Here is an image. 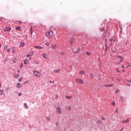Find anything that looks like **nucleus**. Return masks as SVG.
I'll return each mask as SVG.
<instances>
[{
    "mask_svg": "<svg viewBox=\"0 0 131 131\" xmlns=\"http://www.w3.org/2000/svg\"><path fill=\"white\" fill-rule=\"evenodd\" d=\"M31 34H32V28H31Z\"/></svg>",
    "mask_w": 131,
    "mask_h": 131,
    "instance_id": "41",
    "label": "nucleus"
},
{
    "mask_svg": "<svg viewBox=\"0 0 131 131\" xmlns=\"http://www.w3.org/2000/svg\"><path fill=\"white\" fill-rule=\"evenodd\" d=\"M55 112L57 114H62V109L60 107H56Z\"/></svg>",
    "mask_w": 131,
    "mask_h": 131,
    "instance_id": "4",
    "label": "nucleus"
},
{
    "mask_svg": "<svg viewBox=\"0 0 131 131\" xmlns=\"http://www.w3.org/2000/svg\"><path fill=\"white\" fill-rule=\"evenodd\" d=\"M3 93H4V91L0 90V96H2V95H3Z\"/></svg>",
    "mask_w": 131,
    "mask_h": 131,
    "instance_id": "24",
    "label": "nucleus"
},
{
    "mask_svg": "<svg viewBox=\"0 0 131 131\" xmlns=\"http://www.w3.org/2000/svg\"><path fill=\"white\" fill-rule=\"evenodd\" d=\"M121 122H122V123H127V122H129V119L127 118L126 120H122Z\"/></svg>",
    "mask_w": 131,
    "mask_h": 131,
    "instance_id": "8",
    "label": "nucleus"
},
{
    "mask_svg": "<svg viewBox=\"0 0 131 131\" xmlns=\"http://www.w3.org/2000/svg\"><path fill=\"white\" fill-rule=\"evenodd\" d=\"M12 54H14V53H15V48L13 47L12 48Z\"/></svg>",
    "mask_w": 131,
    "mask_h": 131,
    "instance_id": "22",
    "label": "nucleus"
},
{
    "mask_svg": "<svg viewBox=\"0 0 131 131\" xmlns=\"http://www.w3.org/2000/svg\"><path fill=\"white\" fill-rule=\"evenodd\" d=\"M33 74L34 76H36V77H40V76H41V73L37 70H34Z\"/></svg>",
    "mask_w": 131,
    "mask_h": 131,
    "instance_id": "3",
    "label": "nucleus"
},
{
    "mask_svg": "<svg viewBox=\"0 0 131 131\" xmlns=\"http://www.w3.org/2000/svg\"><path fill=\"white\" fill-rule=\"evenodd\" d=\"M18 81L19 82H21V81H22V78H19L18 79Z\"/></svg>",
    "mask_w": 131,
    "mask_h": 131,
    "instance_id": "33",
    "label": "nucleus"
},
{
    "mask_svg": "<svg viewBox=\"0 0 131 131\" xmlns=\"http://www.w3.org/2000/svg\"><path fill=\"white\" fill-rule=\"evenodd\" d=\"M2 86V85L1 84V83H0V89H1V87Z\"/></svg>",
    "mask_w": 131,
    "mask_h": 131,
    "instance_id": "53",
    "label": "nucleus"
},
{
    "mask_svg": "<svg viewBox=\"0 0 131 131\" xmlns=\"http://www.w3.org/2000/svg\"><path fill=\"white\" fill-rule=\"evenodd\" d=\"M20 47H22L23 48L24 47H25V43H24V42H21L20 43Z\"/></svg>",
    "mask_w": 131,
    "mask_h": 131,
    "instance_id": "14",
    "label": "nucleus"
},
{
    "mask_svg": "<svg viewBox=\"0 0 131 131\" xmlns=\"http://www.w3.org/2000/svg\"><path fill=\"white\" fill-rule=\"evenodd\" d=\"M46 46H47V47H49V46H50V42H47L46 43Z\"/></svg>",
    "mask_w": 131,
    "mask_h": 131,
    "instance_id": "32",
    "label": "nucleus"
},
{
    "mask_svg": "<svg viewBox=\"0 0 131 131\" xmlns=\"http://www.w3.org/2000/svg\"><path fill=\"white\" fill-rule=\"evenodd\" d=\"M16 30H20L21 29V27L20 26H18L16 28Z\"/></svg>",
    "mask_w": 131,
    "mask_h": 131,
    "instance_id": "25",
    "label": "nucleus"
},
{
    "mask_svg": "<svg viewBox=\"0 0 131 131\" xmlns=\"http://www.w3.org/2000/svg\"><path fill=\"white\" fill-rule=\"evenodd\" d=\"M84 73V71H80L79 72V74H83Z\"/></svg>",
    "mask_w": 131,
    "mask_h": 131,
    "instance_id": "23",
    "label": "nucleus"
},
{
    "mask_svg": "<svg viewBox=\"0 0 131 131\" xmlns=\"http://www.w3.org/2000/svg\"><path fill=\"white\" fill-rule=\"evenodd\" d=\"M34 48L35 49H38V50H40V49H43V47H40V46H34Z\"/></svg>",
    "mask_w": 131,
    "mask_h": 131,
    "instance_id": "11",
    "label": "nucleus"
},
{
    "mask_svg": "<svg viewBox=\"0 0 131 131\" xmlns=\"http://www.w3.org/2000/svg\"><path fill=\"white\" fill-rule=\"evenodd\" d=\"M16 88L17 89H20V88H22V84H21V83H17L16 84Z\"/></svg>",
    "mask_w": 131,
    "mask_h": 131,
    "instance_id": "10",
    "label": "nucleus"
},
{
    "mask_svg": "<svg viewBox=\"0 0 131 131\" xmlns=\"http://www.w3.org/2000/svg\"><path fill=\"white\" fill-rule=\"evenodd\" d=\"M17 73H20V70H17Z\"/></svg>",
    "mask_w": 131,
    "mask_h": 131,
    "instance_id": "43",
    "label": "nucleus"
},
{
    "mask_svg": "<svg viewBox=\"0 0 131 131\" xmlns=\"http://www.w3.org/2000/svg\"><path fill=\"white\" fill-rule=\"evenodd\" d=\"M123 58L121 57V56H118L115 59V64L118 65V64H120V63L122 61Z\"/></svg>",
    "mask_w": 131,
    "mask_h": 131,
    "instance_id": "1",
    "label": "nucleus"
},
{
    "mask_svg": "<svg viewBox=\"0 0 131 131\" xmlns=\"http://www.w3.org/2000/svg\"><path fill=\"white\" fill-rule=\"evenodd\" d=\"M104 30H105V29L104 28H102L101 29V31L103 32L104 31Z\"/></svg>",
    "mask_w": 131,
    "mask_h": 131,
    "instance_id": "36",
    "label": "nucleus"
},
{
    "mask_svg": "<svg viewBox=\"0 0 131 131\" xmlns=\"http://www.w3.org/2000/svg\"><path fill=\"white\" fill-rule=\"evenodd\" d=\"M0 48H2V44H0Z\"/></svg>",
    "mask_w": 131,
    "mask_h": 131,
    "instance_id": "48",
    "label": "nucleus"
},
{
    "mask_svg": "<svg viewBox=\"0 0 131 131\" xmlns=\"http://www.w3.org/2000/svg\"><path fill=\"white\" fill-rule=\"evenodd\" d=\"M33 51L32 52L30 53L29 54L27 55V57H32V56H33Z\"/></svg>",
    "mask_w": 131,
    "mask_h": 131,
    "instance_id": "12",
    "label": "nucleus"
},
{
    "mask_svg": "<svg viewBox=\"0 0 131 131\" xmlns=\"http://www.w3.org/2000/svg\"><path fill=\"white\" fill-rule=\"evenodd\" d=\"M91 77H93V75L91 74Z\"/></svg>",
    "mask_w": 131,
    "mask_h": 131,
    "instance_id": "51",
    "label": "nucleus"
},
{
    "mask_svg": "<svg viewBox=\"0 0 131 131\" xmlns=\"http://www.w3.org/2000/svg\"><path fill=\"white\" fill-rule=\"evenodd\" d=\"M104 86H113V84H107L104 85Z\"/></svg>",
    "mask_w": 131,
    "mask_h": 131,
    "instance_id": "27",
    "label": "nucleus"
},
{
    "mask_svg": "<svg viewBox=\"0 0 131 131\" xmlns=\"http://www.w3.org/2000/svg\"><path fill=\"white\" fill-rule=\"evenodd\" d=\"M59 72H60V70H55L54 71L55 73H59Z\"/></svg>",
    "mask_w": 131,
    "mask_h": 131,
    "instance_id": "19",
    "label": "nucleus"
},
{
    "mask_svg": "<svg viewBox=\"0 0 131 131\" xmlns=\"http://www.w3.org/2000/svg\"><path fill=\"white\" fill-rule=\"evenodd\" d=\"M58 125V122L56 123V125Z\"/></svg>",
    "mask_w": 131,
    "mask_h": 131,
    "instance_id": "50",
    "label": "nucleus"
},
{
    "mask_svg": "<svg viewBox=\"0 0 131 131\" xmlns=\"http://www.w3.org/2000/svg\"><path fill=\"white\" fill-rule=\"evenodd\" d=\"M67 109V110H71V106L70 105L68 106Z\"/></svg>",
    "mask_w": 131,
    "mask_h": 131,
    "instance_id": "20",
    "label": "nucleus"
},
{
    "mask_svg": "<svg viewBox=\"0 0 131 131\" xmlns=\"http://www.w3.org/2000/svg\"><path fill=\"white\" fill-rule=\"evenodd\" d=\"M24 107L26 108V109H27V108H28V106H27V103L24 104Z\"/></svg>",
    "mask_w": 131,
    "mask_h": 131,
    "instance_id": "26",
    "label": "nucleus"
},
{
    "mask_svg": "<svg viewBox=\"0 0 131 131\" xmlns=\"http://www.w3.org/2000/svg\"><path fill=\"white\" fill-rule=\"evenodd\" d=\"M80 51L79 48H77V50L75 52V54H77Z\"/></svg>",
    "mask_w": 131,
    "mask_h": 131,
    "instance_id": "18",
    "label": "nucleus"
},
{
    "mask_svg": "<svg viewBox=\"0 0 131 131\" xmlns=\"http://www.w3.org/2000/svg\"><path fill=\"white\" fill-rule=\"evenodd\" d=\"M116 113H117V111H116Z\"/></svg>",
    "mask_w": 131,
    "mask_h": 131,
    "instance_id": "54",
    "label": "nucleus"
},
{
    "mask_svg": "<svg viewBox=\"0 0 131 131\" xmlns=\"http://www.w3.org/2000/svg\"><path fill=\"white\" fill-rule=\"evenodd\" d=\"M28 82H27V81H25L24 82V84H25V83H27Z\"/></svg>",
    "mask_w": 131,
    "mask_h": 131,
    "instance_id": "44",
    "label": "nucleus"
},
{
    "mask_svg": "<svg viewBox=\"0 0 131 131\" xmlns=\"http://www.w3.org/2000/svg\"><path fill=\"white\" fill-rule=\"evenodd\" d=\"M50 83H52V84H54V83H55V82L54 81H50Z\"/></svg>",
    "mask_w": 131,
    "mask_h": 131,
    "instance_id": "35",
    "label": "nucleus"
},
{
    "mask_svg": "<svg viewBox=\"0 0 131 131\" xmlns=\"http://www.w3.org/2000/svg\"><path fill=\"white\" fill-rule=\"evenodd\" d=\"M66 99H68V100H70V99H71V96H66Z\"/></svg>",
    "mask_w": 131,
    "mask_h": 131,
    "instance_id": "21",
    "label": "nucleus"
},
{
    "mask_svg": "<svg viewBox=\"0 0 131 131\" xmlns=\"http://www.w3.org/2000/svg\"><path fill=\"white\" fill-rule=\"evenodd\" d=\"M46 119L48 121H50L51 120V119L49 117H47L46 118Z\"/></svg>",
    "mask_w": 131,
    "mask_h": 131,
    "instance_id": "34",
    "label": "nucleus"
},
{
    "mask_svg": "<svg viewBox=\"0 0 131 131\" xmlns=\"http://www.w3.org/2000/svg\"><path fill=\"white\" fill-rule=\"evenodd\" d=\"M28 63H29V60L28 59H25L24 60V64H25L26 65H27Z\"/></svg>",
    "mask_w": 131,
    "mask_h": 131,
    "instance_id": "13",
    "label": "nucleus"
},
{
    "mask_svg": "<svg viewBox=\"0 0 131 131\" xmlns=\"http://www.w3.org/2000/svg\"><path fill=\"white\" fill-rule=\"evenodd\" d=\"M2 20H4V17H0V21H2Z\"/></svg>",
    "mask_w": 131,
    "mask_h": 131,
    "instance_id": "38",
    "label": "nucleus"
},
{
    "mask_svg": "<svg viewBox=\"0 0 131 131\" xmlns=\"http://www.w3.org/2000/svg\"><path fill=\"white\" fill-rule=\"evenodd\" d=\"M23 67V64L21 63L20 66L19 67V68H22Z\"/></svg>",
    "mask_w": 131,
    "mask_h": 131,
    "instance_id": "39",
    "label": "nucleus"
},
{
    "mask_svg": "<svg viewBox=\"0 0 131 131\" xmlns=\"http://www.w3.org/2000/svg\"><path fill=\"white\" fill-rule=\"evenodd\" d=\"M86 54L88 56H90V55H91V52H86Z\"/></svg>",
    "mask_w": 131,
    "mask_h": 131,
    "instance_id": "28",
    "label": "nucleus"
},
{
    "mask_svg": "<svg viewBox=\"0 0 131 131\" xmlns=\"http://www.w3.org/2000/svg\"><path fill=\"white\" fill-rule=\"evenodd\" d=\"M4 51H7L8 53L11 51V49H8V46H5L3 48Z\"/></svg>",
    "mask_w": 131,
    "mask_h": 131,
    "instance_id": "6",
    "label": "nucleus"
},
{
    "mask_svg": "<svg viewBox=\"0 0 131 131\" xmlns=\"http://www.w3.org/2000/svg\"><path fill=\"white\" fill-rule=\"evenodd\" d=\"M111 41H115V39H114V38H112L111 39H110Z\"/></svg>",
    "mask_w": 131,
    "mask_h": 131,
    "instance_id": "30",
    "label": "nucleus"
},
{
    "mask_svg": "<svg viewBox=\"0 0 131 131\" xmlns=\"http://www.w3.org/2000/svg\"><path fill=\"white\" fill-rule=\"evenodd\" d=\"M57 48V45L55 44L51 45V49H52L53 50H55V49Z\"/></svg>",
    "mask_w": 131,
    "mask_h": 131,
    "instance_id": "9",
    "label": "nucleus"
},
{
    "mask_svg": "<svg viewBox=\"0 0 131 131\" xmlns=\"http://www.w3.org/2000/svg\"><path fill=\"white\" fill-rule=\"evenodd\" d=\"M61 54L63 56V55H65V53L64 52H62L61 53Z\"/></svg>",
    "mask_w": 131,
    "mask_h": 131,
    "instance_id": "40",
    "label": "nucleus"
},
{
    "mask_svg": "<svg viewBox=\"0 0 131 131\" xmlns=\"http://www.w3.org/2000/svg\"><path fill=\"white\" fill-rule=\"evenodd\" d=\"M54 35V32L52 30H50L49 31H48L46 33V35L47 37H53V35Z\"/></svg>",
    "mask_w": 131,
    "mask_h": 131,
    "instance_id": "2",
    "label": "nucleus"
},
{
    "mask_svg": "<svg viewBox=\"0 0 131 131\" xmlns=\"http://www.w3.org/2000/svg\"><path fill=\"white\" fill-rule=\"evenodd\" d=\"M12 29L11 27H7L6 28V31H10Z\"/></svg>",
    "mask_w": 131,
    "mask_h": 131,
    "instance_id": "16",
    "label": "nucleus"
},
{
    "mask_svg": "<svg viewBox=\"0 0 131 131\" xmlns=\"http://www.w3.org/2000/svg\"><path fill=\"white\" fill-rule=\"evenodd\" d=\"M73 42H74V39H72L70 41V43L71 45H72V43H73Z\"/></svg>",
    "mask_w": 131,
    "mask_h": 131,
    "instance_id": "17",
    "label": "nucleus"
},
{
    "mask_svg": "<svg viewBox=\"0 0 131 131\" xmlns=\"http://www.w3.org/2000/svg\"><path fill=\"white\" fill-rule=\"evenodd\" d=\"M42 57L43 58H45V59H47V58L49 57V55H48V54H46V53H43L42 54Z\"/></svg>",
    "mask_w": 131,
    "mask_h": 131,
    "instance_id": "7",
    "label": "nucleus"
},
{
    "mask_svg": "<svg viewBox=\"0 0 131 131\" xmlns=\"http://www.w3.org/2000/svg\"><path fill=\"white\" fill-rule=\"evenodd\" d=\"M102 119H103V120H105V119H104V118H102Z\"/></svg>",
    "mask_w": 131,
    "mask_h": 131,
    "instance_id": "52",
    "label": "nucleus"
},
{
    "mask_svg": "<svg viewBox=\"0 0 131 131\" xmlns=\"http://www.w3.org/2000/svg\"><path fill=\"white\" fill-rule=\"evenodd\" d=\"M105 41H107V40H105Z\"/></svg>",
    "mask_w": 131,
    "mask_h": 131,
    "instance_id": "55",
    "label": "nucleus"
},
{
    "mask_svg": "<svg viewBox=\"0 0 131 131\" xmlns=\"http://www.w3.org/2000/svg\"><path fill=\"white\" fill-rule=\"evenodd\" d=\"M119 68H118L117 69V71L118 72H120V71L119 70Z\"/></svg>",
    "mask_w": 131,
    "mask_h": 131,
    "instance_id": "42",
    "label": "nucleus"
},
{
    "mask_svg": "<svg viewBox=\"0 0 131 131\" xmlns=\"http://www.w3.org/2000/svg\"><path fill=\"white\" fill-rule=\"evenodd\" d=\"M112 105L113 106H115V102H112Z\"/></svg>",
    "mask_w": 131,
    "mask_h": 131,
    "instance_id": "37",
    "label": "nucleus"
},
{
    "mask_svg": "<svg viewBox=\"0 0 131 131\" xmlns=\"http://www.w3.org/2000/svg\"><path fill=\"white\" fill-rule=\"evenodd\" d=\"M128 43H129V40H127V41H126L125 46H127V44H128Z\"/></svg>",
    "mask_w": 131,
    "mask_h": 131,
    "instance_id": "31",
    "label": "nucleus"
},
{
    "mask_svg": "<svg viewBox=\"0 0 131 131\" xmlns=\"http://www.w3.org/2000/svg\"><path fill=\"white\" fill-rule=\"evenodd\" d=\"M17 61V59L16 58H14L13 59V63H16V61Z\"/></svg>",
    "mask_w": 131,
    "mask_h": 131,
    "instance_id": "29",
    "label": "nucleus"
},
{
    "mask_svg": "<svg viewBox=\"0 0 131 131\" xmlns=\"http://www.w3.org/2000/svg\"><path fill=\"white\" fill-rule=\"evenodd\" d=\"M15 78H18V77H19V76H20V75H19L18 74H15L14 75Z\"/></svg>",
    "mask_w": 131,
    "mask_h": 131,
    "instance_id": "15",
    "label": "nucleus"
},
{
    "mask_svg": "<svg viewBox=\"0 0 131 131\" xmlns=\"http://www.w3.org/2000/svg\"><path fill=\"white\" fill-rule=\"evenodd\" d=\"M75 82L77 83H80V84H82V83H83V80L79 78H76L75 79Z\"/></svg>",
    "mask_w": 131,
    "mask_h": 131,
    "instance_id": "5",
    "label": "nucleus"
},
{
    "mask_svg": "<svg viewBox=\"0 0 131 131\" xmlns=\"http://www.w3.org/2000/svg\"><path fill=\"white\" fill-rule=\"evenodd\" d=\"M19 23H22V21H18Z\"/></svg>",
    "mask_w": 131,
    "mask_h": 131,
    "instance_id": "47",
    "label": "nucleus"
},
{
    "mask_svg": "<svg viewBox=\"0 0 131 131\" xmlns=\"http://www.w3.org/2000/svg\"><path fill=\"white\" fill-rule=\"evenodd\" d=\"M122 68H124V66H123L122 67Z\"/></svg>",
    "mask_w": 131,
    "mask_h": 131,
    "instance_id": "49",
    "label": "nucleus"
},
{
    "mask_svg": "<svg viewBox=\"0 0 131 131\" xmlns=\"http://www.w3.org/2000/svg\"><path fill=\"white\" fill-rule=\"evenodd\" d=\"M118 92H119V91L117 90V91H115V93H118Z\"/></svg>",
    "mask_w": 131,
    "mask_h": 131,
    "instance_id": "46",
    "label": "nucleus"
},
{
    "mask_svg": "<svg viewBox=\"0 0 131 131\" xmlns=\"http://www.w3.org/2000/svg\"><path fill=\"white\" fill-rule=\"evenodd\" d=\"M21 95H22V93H19V94H18V96H21Z\"/></svg>",
    "mask_w": 131,
    "mask_h": 131,
    "instance_id": "45",
    "label": "nucleus"
}]
</instances>
